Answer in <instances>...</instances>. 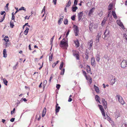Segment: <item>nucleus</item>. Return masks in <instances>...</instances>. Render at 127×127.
Masks as SVG:
<instances>
[{
  "mask_svg": "<svg viewBox=\"0 0 127 127\" xmlns=\"http://www.w3.org/2000/svg\"><path fill=\"white\" fill-rule=\"evenodd\" d=\"M64 64V62H61V64L60 65L59 69L60 70H61L62 68L63 65Z\"/></svg>",
  "mask_w": 127,
  "mask_h": 127,
  "instance_id": "c85d7f7f",
  "label": "nucleus"
},
{
  "mask_svg": "<svg viewBox=\"0 0 127 127\" xmlns=\"http://www.w3.org/2000/svg\"><path fill=\"white\" fill-rule=\"evenodd\" d=\"M86 70L88 73H91V69L90 66L87 65L86 67Z\"/></svg>",
  "mask_w": 127,
  "mask_h": 127,
  "instance_id": "ddd939ff",
  "label": "nucleus"
},
{
  "mask_svg": "<svg viewBox=\"0 0 127 127\" xmlns=\"http://www.w3.org/2000/svg\"><path fill=\"white\" fill-rule=\"evenodd\" d=\"M18 64V63H17V64L13 67V69L15 70L16 69V67L17 66Z\"/></svg>",
  "mask_w": 127,
  "mask_h": 127,
  "instance_id": "a19ab883",
  "label": "nucleus"
},
{
  "mask_svg": "<svg viewBox=\"0 0 127 127\" xmlns=\"http://www.w3.org/2000/svg\"><path fill=\"white\" fill-rule=\"evenodd\" d=\"M104 118L105 119H107L109 121H110V120L111 121L110 118L107 113L106 114L104 112Z\"/></svg>",
  "mask_w": 127,
  "mask_h": 127,
  "instance_id": "423d86ee",
  "label": "nucleus"
},
{
  "mask_svg": "<svg viewBox=\"0 0 127 127\" xmlns=\"http://www.w3.org/2000/svg\"><path fill=\"white\" fill-rule=\"evenodd\" d=\"M29 50H31V45L30 44L29 45Z\"/></svg>",
  "mask_w": 127,
  "mask_h": 127,
  "instance_id": "052dcab7",
  "label": "nucleus"
},
{
  "mask_svg": "<svg viewBox=\"0 0 127 127\" xmlns=\"http://www.w3.org/2000/svg\"><path fill=\"white\" fill-rule=\"evenodd\" d=\"M71 2L70 0H69L68 2L66 4V7H69L70 5Z\"/></svg>",
  "mask_w": 127,
  "mask_h": 127,
  "instance_id": "412c9836",
  "label": "nucleus"
},
{
  "mask_svg": "<svg viewBox=\"0 0 127 127\" xmlns=\"http://www.w3.org/2000/svg\"><path fill=\"white\" fill-rule=\"evenodd\" d=\"M24 7H22L20 8L19 9L18 11H19V10H24Z\"/></svg>",
  "mask_w": 127,
  "mask_h": 127,
  "instance_id": "864d4df0",
  "label": "nucleus"
},
{
  "mask_svg": "<svg viewBox=\"0 0 127 127\" xmlns=\"http://www.w3.org/2000/svg\"><path fill=\"white\" fill-rule=\"evenodd\" d=\"M127 126V125L126 124L123 123L122 124V126L123 127H126Z\"/></svg>",
  "mask_w": 127,
  "mask_h": 127,
  "instance_id": "49530a36",
  "label": "nucleus"
},
{
  "mask_svg": "<svg viewBox=\"0 0 127 127\" xmlns=\"http://www.w3.org/2000/svg\"><path fill=\"white\" fill-rule=\"evenodd\" d=\"M118 101L119 102L122 104H123L124 103V101L122 97H121V98L120 99H119Z\"/></svg>",
  "mask_w": 127,
  "mask_h": 127,
  "instance_id": "6ab92c4d",
  "label": "nucleus"
},
{
  "mask_svg": "<svg viewBox=\"0 0 127 127\" xmlns=\"http://www.w3.org/2000/svg\"><path fill=\"white\" fill-rule=\"evenodd\" d=\"M5 15H6V13L3 16V17L2 19H1V21H0V22H1L2 21H3V20H4V19H5Z\"/></svg>",
  "mask_w": 127,
  "mask_h": 127,
  "instance_id": "4c0bfd02",
  "label": "nucleus"
},
{
  "mask_svg": "<svg viewBox=\"0 0 127 127\" xmlns=\"http://www.w3.org/2000/svg\"><path fill=\"white\" fill-rule=\"evenodd\" d=\"M61 44L64 46H67L68 45L66 40L64 39H63L61 42Z\"/></svg>",
  "mask_w": 127,
  "mask_h": 127,
  "instance_id": "0eeeda50",
  "label": "nucleus"
},
{
  "mask_svg": "<svg viewBox=\"0 0 127 127\" xmlns=\"http://www.w3.org/2000/svg\"><path fill=\"white\" fill-rule=\"evenodd\" d=\"M98 106L99 109L100 110L102 115H103V108L102 106L101 105H98Z\"/></svg>",
  "mask_w": 127,
  "mask_h": 127,
  "instance_id": "2eb2a0df",
  "label": "nucleus"
},
{
  "mask_svg": "<svg viewBox=\"0 0 127 127\" xmlns=\"http://www.w3.org/2000/svg\"><path fill=\"white\" fill-rule=\"evenodd\" d=\"M84 14L83 11L79 12L78 14L77 17L79 21H80L82 18Z\"/></svg>",
  "mask_w": 127,
  "mask_h": 127,
  "instance_id": "39448f33",
  "label": "nucleus"
},
{
  "mask_svg": "<svg viewBox=\"0 0 127 127\" xmlns=\"http://www.w3.org/2000/svg\"><path fill=\"white\" fill-rule=\"evenodd\" d=\"M116 78L115 77H114V79H111L110 81V84L113 85L115 82V81L116 80Z\"/></svg>",
  "mask_w": 127,
  "mask_h": 127,
  "instance_id": "f8f14e48",
  "label": "nucleus"
},
{
  "mask_svg": "<svg viewBox=\"0 0 127 127\" xmlns=\"http://www.w3.org/2000/svg\"><path fill=\"white\" fill-rule=\"evenodd\" d=\"M96 60L97 62H99L100 59H99V58L98 56L96 57Z\"/></svg>",
  "mask_w": 127,
  "mask_h": 127,
  "instance_id": "de8ad7c7",
  "label": "nucleus"
},
{
  "mask_svg": "<svg viewBox=\"0 0 127 127\" xmlns=\"http://www.w3.org/2000/svg\"><path fill=\"white\" fill-rule=\"evenodd\" d=\"M94 87L95 91L98 94L99 93L100 91L98 87L96 86L95 85H94Z\"/></svg>",
  "mask_w": 127,
  "mask_h": 127,
  "instance_id": "9b49d317",
  "label": "nucleus"
},
{
  "mask_svg": "<svg viewBox=\"0 0 127 127\" xmlns=\"http://www.w3.org/2000/svg\"><path fill=\"white\" fill-rule=\"evenodd\" d=\"M72 52L73 55L74 56L76 57V59L77 60H79L80 59L79 52L76 50H73Z\"/></svg>",
  "mask_w": 127,
  "mask_h": 127,
  "instance_id": "f03ea898",
  "label": "nucleus"
},
{
  "mask_svg": "<svg viewBox=\"0 0 127 127\" xmlns=\"http://www.w3.org/2000/svg\"><path fill=\"white\" fill-rule=\"evenodd\" d=\"M72 100V99L71 98L69 97V98L68 101V102H71Z\"/></svg>",
  "mask_w": 127,
  "mask_h": 127,
  "instance_id": "bf43d9fd",
  "label": "nucleus"
},
{
  "mask_svg": "<svg viewBox=\"0 0 127 127\" xmlns=\"http://www.w3.org/2000/svg\"><path fill=\"white\" fill-rule=\"evenodd\" d=\"M6 50L5 49H4L3 50V57L5 58H6L7 57V54L6 53Z\"/></svg>",
  "mask_w": 127,
  "mask_h": 127,
  "instance_id": "f3484780",
  "label": "nucleus"
},
{
  "mask_svg": "<svg viewBox=\"0 0 127 127\" xmlns=\"http://www.w3.org/2000/svg\"><path fill=\"white\" fill-rule=\"evenodd\" d=\"M71 19L72 20H73V21L75 20V16H74V15H73V16H72L71 17Z\"/></svg>",
  "mask_w": 127,
  "mask_h": 127,
  "instance_id": "a18cd8bd",
  "label": "nucleus"
},
{
  "mask_svg": "<svg viewBox=\"0 0 127 127\" xmlns=\"http://www.w3.org/2000/svg\"><path fill=\"white\" fill-rule=\"evenodd\" d=\"M112 14L113 16V17L115 19L117 18L115 12V11H113L112 12Z\"/></svg>",
  "mask_w": 127,
  "mask_h": 127,
  "instance_id": "4be33fe9",
  "label": "nucleus"
},
{
  "mask_svg": "<svg viewBox=\"0 0 127 127\" xmlns=\"http://www.w3.org/2000/svg\"><path fill=\"white\" fill-rule=\"evenodd\" d=\"M61 75H64L65 71V69L64 68L61 69Z\"/></svg>",
  "mask_w": 127,
  "mask_h": 127,
  "instance_id": "72a5a7b5",
  "label": "nucleus"
},
{
  "mask_svg": "<svg viewBox=\"0 0 127 127\" xmlns=\"http://www.w3.org/2000/svg\"><path fill=\"white\" fill-rule=\"evenodd\" d=\"M121 96L119 95H117L116 96V98L117 99H118V100H119V99H120L121 98Z\"/></svg>",
  "mask_w": 127,
  "mask_h": 127,
  "instance_id": "58836bf2",
  "label": "nucleus"
},
{
  "mask_svg": "<svg viewBox=\"0 0 127 127\" xmlns=\"http://www.w3.org/2000/svg\"><path fill=\"white\" fill-rule=\"evenodd\" d=\"M73 27L74 28V31L76 36L78 35V33L79 32V30L78 29V27L77 26L75 25H74Z\"/></svg>",
  "mask_w": 127,
  "mask_h": 127,
  "instance_id": "20e7f679",
  "label": "nucleus"
},
{
  "mask_svg": "<svg viewBox=\"0 0 127 127\" xmlns=\"http://www.w3.org/2000/svg\"><path fill=\"white\" fill-rule=\"evenodd\" d=\"M115 115L116 117L118 118L121 116V114L118 110H116V111L115 113Z\"/></svg>",
  "mask_w": 127,
  "mask_h": 127,
  "instance_id": "9d476101",
  "label": "nucleus"
},
{
  "mask_svg": "<svg viewBox=\"0 0 127 127\" xmlns=\"http://www.w3.org/2000/svg\"><path fill=\"white\" fill-rule=\"evenodd\" d=\"M10 27L11 28H13L14 26V23L13 22H12L11 21L10 23Z\"/></svg>",
  "mask_w": 127,
  "mask_h": 127,
  "instance_id": "473e14b6",
  "label": "nucleus"
},
{
  "mask_svg": "<svg viewBox=\"0 0 127 127\" xmlns=\"http://www.w3.org/2000/svg\"><path fill=\"white\" fill-rule=\"evenodd\" d=\"M56 64H55L53 63L52 65V67L53 68H54L56 66Z\"/></svg>",
  "mask_w": 127,
  "mask_h": 127,
  "instance_id": "e2e57ef3",
  "label": "nucleus"
},
{
  "mask_svg": "<svg viewBox=\"0 0 127 127\" xmlns=\"http://www.w3.org/2000/svg\"><path fill=\"white\" fill-rule=\"evenodd\" d=\"M15 119V118H12L10 119V121L12 122H13L14 121Z\"/></svg>",
  "mask_w": 127,
  "mask_h": 127,
  "instance_id": "3c124183",
  "label": "nucleus"
},
{
  "mask_svg": "<svg viewBox=\"0 0 127 127\" xmlns=\"http://www.w3.org/2000/svg\"><path fill=\"white\" fill-rule=\"evenodd\" d=\"M53 78V77L51 76L50 77V78L49 79V81L50 82L51 81V80Z\"/></svg>",
  "mask_w": 127,
  "mask_h": 127,
  "instance_id": "0e129e2a",
  "label": "nucleus"
},
{
  "mask_svg": "<svg viewBox=\"0 0 127 127\" xmlns=\"http://www.w3.org/2000/svg\"><path fill=\"white\" fill-rule=\"evenodd\" d=\"M95 99L97 101L100 103V102L99 101V100L100 99V98L99 97L98 95H96L95 96Z\"/></svg>",
  "mask_w": 127,
  "mask_h": 127,
  "instance_id": "4468645a",
  "label": "nucleus"
},
{
  "mask_svg": "<svg viewBox=\"0 0 127 127\" xmlns=\"http://www.w3.org/2000/svg\"><path fill=\"white\" fill-rule=\"evenodd\" d=\"M3 82L4 83V84L6 85H7V83H8L7 81L6 80V79L5 78H4L3 79Z\"/></svg>",
  "mask_w": 127,
  "mask_h": 127,
  "instance_id": "7c9ffc66",
  "label": "nucleus"
},
{
  "mask_svg": "<svg viewBox=\"0 0 127 127\" xmlns=\"http://www.w3.org/2000/svg\"><path fill=\"white\" fill-rule=\"evenodd\" d=\"M91 64L93 66H95V62L94 57H92L91 58Z\"/></svg>",
  "mask_w": 127,
  "mask_h": 127,
  "instance_id": "1a4fd4ad",
  "label": "nucleus"
},
{
  "mask_svg": "<svg viewBox=\"0 0 127 127\" xmlns=\"http://www.w3.org/2000/svg\"><path fill=\"white\" fill-rule=\"evenodd\" d=\"M29 30V29L27 27L26 28V30L24 32V33L25 35H27V34Z\"/></svg>",
  "mask_w": 127,
  "mask_h": 127,
  "instance_id": "393cba45",
  "label": "nucleus"
},
{
  "mask_svg": "<svg viewBox=\"0 0 127 127\" xmlns=\"http://www.w3.org/2000/svg\"><path fill=\"white\" fill-rule=\"evenodd\" d=\"M119 23L118 24L120 26L122 29H123V28H124V27L122 24V23L121 22H119Z\"/></svg>",
  "mask_w": 127,
  "mask_h": 127,
  "instance_id": "2f4dec72",
  "label": "nucleus"
},
{
  "mask_svg": "<svg viewBox=\"0 0 127 127\" xmlns=\"http://www.w3.org/2000/svg\"><path fill=\"white\" fill-rule=\"evenodd\" d=\"M104 107L105 109H106L107 108V103L105 99H104Z\"/></svg>",
  "mask_w": 127,
  "mask_h": 127,
  "instance_id": "aec40b11",
  "label": "nucleus"
},
{
  "mask_svg": "<svg viewBox=\"0 0 127 127\" xmlns=\"http://www.w3.org/2000/svg\"><path fill=\"white\" fill-rule=\"evenodd\" d=\"M85 58L87 59H88L89 58V56L88 55H86V57H85Z\"/></svg>",
  "mask_w": 127,
  "mask_h": 127,
  "instance_id": "338daca9",
  "label": "nucleus"
},
{
  "mask_svg": "<svg viewBox=\"0 0 127 127\" xmlns=\"http://www.w3.org/2000/svg\"><path fill=\"white\" fill-rule=\"evenodd\" d=\"M83 74L85 77L86 79L90 83V84H91L92 83V79L90 76H87V75L86 72L83 70H82Z\"/></svg>",
  "mask_w": 127,
  "mask_h": 127,
  "instance_id": "f257e3e1",
  "label": "nucleus"
},
{
  "mask_svg": "<svg viewBox=\"0 0 127 127\" xmlns=\"http://www.w3.org/2000/svg\"><path fill=\"white\" fill-rule=\"evenodd\" d=\"M11 20L14 21V22H16L15 21V16H12Z\"/></svg>",
  "mask_w": 127,
  "mask_h": 127,
  "instance_id": "79ce46f5",
  "label": "nucleus"
},
{
  "mask_svg": "<svg viewBox=\"0 0 127 127\" xmlns=\"http://www.w3.org/2000/svg\"><path fill=\"white\" fill-rule=\"evenodd\" d=\"M64 24L65 25L67 24H68V20L67 19H65L64 20Z\"/></svg>",
  "mask_w": 127,
  "mask_h": 127,
  "instance_id": "f704fd0d",
  "label": "nucleus"
},
{
  "mask_svg": "<svg viewBox=\"0 0 127 127\" xmlns=\"http://www.w3.org/2000/svg\"><path fill=\"white\" fill-rule=\"evenodd\" d=\"M5 13H5L6 14V13H5V11H1V15H2L3 14H4Z\"/></svg>",
  "mask_w": 127,
  "mask_h": 127,
  "instance_id": "5fc2aeb1",
  "label": "nucleus"
},
{
  "mask_svg": "<svg viewBox=\"0 0 127 127\" xmlns=\"http://www.w3.org/2000/svg\"><path fill=\"white\" fill-rule=\"evenodd\" d=\"M5 119H2V122L3 123H4V122H5Z\"/></svg>",
  "mask_w": 127,
  "mask_h": 127,
  "instance_id": "680f3d73",
  "label": "nucleus"
},
{
  "mask_svg": "<svg viewBox=\"0 0 127 127\" xmlns=\"http://www.w3.org/2000/svg\"><path fill=\"white\" fill-rule=\"evenodd\" d=\"M112 6H113L111 4H110L108 6V10H110L112 9Z\"/></svg>",
  "mask_w": 127,
  "mask_h": 127,
  "instance_id": "c9c22d12",
  "label": "nucleus"
},
{
  "mask_svg": "<svg viewBox=\"0 0 127 127\" xmlns=\"http://www.w3.org/2000/svg\"><path fill=\"white\" fill-rule=\"evenodd\" d=\"M56 112L57 113L59 111L60 109V106H58V107H56Z\"/></svg>",
  "mask_w": 127,
  "mask_h": 127,
  "instance_id": "cd10ccee",
  "label": "nucleus"
},
{
  "mask_svg": "<svg viewBox=\"0 0 127 127\" xmlns=\"http://www.w3.org/2000/svg\"><path fill=\"white\" fill-rule=\"evenodd\" d=\"M93 43V40L92 39L89 41L88 44V45L89 46V50L91 49Z\"/></svg>",
  "mask_w": 127,
  "mask_h": 127,
  "instance_id": "6e6552de",
  "label": "nucleus"
},
{
  "mask_svg": "<svg viewBox=\"0 0 127 127\" xmlns=\"http://www.w3.org/2000/svg\"><path fill=\"white\" fill-rule=\"evenodd\" d=\"M4 44L5 46L6 47H8L7 42H5V43H4Z\"/></svg>",
  "mask_w": 127,
  "mask_h": 127,
  "instance_id": "13d9d810",
  "label": "nucleus"
},
{
  "mask_svg": "<svg viewBox=\"0 0 127 127\" xmlns=\"http://www.w3.org/2000/svg\"><path fill=\"white\" fill-rule=\"evenodd\" d=\"M5 42H8L9 41V38L7 36H5L3 39Z\"/></svg>",
  "mask_w": 127,
  "mask_h": 127,
  "instance_id": "bb28decb",
  "label": "nucleus"
},
{
  "mask_svg": "<svg viewBox=\"0 0 127 127\" xmlns=\"http://www.w3.org/2000/svg\"><path fill=\"white\" fill-rule=\"evenodd\" d=\"M57 0H53V1L54 3V4L55 5H56V2H57Z\"/></svg>",
  "mask_w": 127,
  "mask_h": 127,
  "instance_id": "6e6d98bb",
  "label": "nucleus"
},
{
  "mask_svg": "<svg viewBox=\"0 0 127 127\" xmlns=\"http://www.w3.org/2000/svg\"><path fill=\"white\" fill-rule=\"evenodd\" d=\"M23 100L24 101H25V102H26L27 101V100L26 99V98H24V99H23Z\"/></svg>",
  "mask_w": 127,
  "mask_h": 127,
  "instance_id": "774afa93",
  "label": "nucleus"
},
{
  "mask_svg": "<svg viewBox=\"0 0 127 127\" xmlns=\"http://www.w3.org/2000/svg\"><path fill=\"white\" fill-rule=\"evenodd\" d=\"M43 62L42 63V65L39 68V70H40L41 69V68H42V67H43Z\"/></svg>",
  "mask_w": 127,
  "mask_h": 127,
  "instance_id": "4d7b16f0",
  "label": "nucleus"
},
{
  "mask_svg": "<svg viewBox=\"0 0 127 127\" xmlns=\"http://www.w3.org/2000/svg\"><path fill=\"white\" fill-rule=\"evenodd\" d=\"M53 58V55H52V54L51 56H50V57H49V60L50 61H52V58Z\"/></svg>",
  "mask_w": 127,
  "mask_h": 127,
  "instance_id": "c03bdc74",
  "label": "nucleus"
},
{
  "mask_svg": "<svg viewBox=\"0 0 127 127\" xmlns=\"http://www.w3.org/2000/svg\"><path fill=\"white\" fill-rule=\"evenodd\" d=\"M64 18V16H62L60 18V19L58 21V23L59 24H60L61 23V22L63 21V19Z\"/></svg>",
  "mask_w": 127,
  "mask_h": 127,
  "instance_id": "a878e982",
  "label": "nucleus"
},
{
  "mask_svg": "<svg viewBox=\"0 0 127 127\" xmlns=\"http://www.w3.org/2000/svg\"><path fill=\"white\" fill-rule=\"evenodd\" d=\"M15 110V108H14L12 111H11V115L14 112Z\"/></svg>",
  "mask_w": 127,
  "mask_h": 127,
  "instance_id": "8fccbe9b",
  "label": "nucleus"
},
{
  "mask_svg": "<svg viewBox=\"0 0 127 127\" xmlns=\"http://www.w3.org/2000/svg\"><path fill=\"white\" fill-rule=\"evenodd\" d=\"M9 5V3H7L6 4V7L7 8V9H8V6Z\"/></svg>",
  "mask_w": 127,
  "mask_h": 127,
  "instance_id": "69168bd1",
  "label": "nucleus"
},
{
  "mask_svg": "<svg viewBox=\"0 0 127 127\" xmlns=\"http://www.w3.org/2000/svg\"><path fill=\"white\" fill-rule=\"evenodd\" d=\"M123 38H124L127 41V35L126 34H124Z\"/></svg>",
  "mask_w": 127,
  "mask_h": 127,
  "instance_id": "ea45409f",
  "label": "nucleus"
},
{
  "mask_svg": "<svg viewBox=\"0 0 127 127\" xmlns=\"http://www.w3.org/2000/svg\"><path fill=\"white\" fill-rule=\"evenodd\" d=\"M94 9L95 8L94 7L92 8L90 10L89 12V15L90 16L91 15V14L94 11Z\"/></svg>",
  "mask_w": 127,
  "mask_h": 127,
  "instance_id": "b1692460",
  "label": "nucleus"
},
{
  "mask_svg": "<svg viewBox=\"0 0 127 127\" xmlns=\"http://www.w3.org/2000/svg\"><path fill=\"white\" fill-rule=\"evenodd\" d=\"M109 33V32L108 30H106L105 32L104 33V34L105 35V37H107L108 36V34Z\"/></svg>",
  "mask_w": 127,
  "mask_h": 127,
  "instance_id": "5701e85b",
  "label": "nucleus"
},
{
  "mask_svg": "<svg viewBox=\"0 0 127 127\" xmlns=\"http://www.w3.org/2000/svg\"><path fill=\"white\" fill-rule=\"evenodd\" d=\"M78 0H75L74 3V6H76L77 5V2H78Z\"/></svg>",
  "mask_w": 127,
  "mask_h": 127,
  "instance_id": "e433bc0d",
  "label": "nucleus"
},
{
  "mask_svg": "<svg viewBox=\"0 0 127 127\" xmlns=\"http://www.w3.org/2000/svg\"><path fill=\"white\" fill-rule=\"evenodd\" d=\"M74 43L75 44V45L76 47L77 48L79 46V43L78 40H77L76 41H75Z\"/></svg>",
  "mask_w": 127,
  "mask_h": 127,
  "instance_id": "dca6fc26",
  "label": "nucleus"
},
{
  "mask_svg": "<svg viewBox=\"0 0 127 127\" xmlns=\"http://www.w3.org/2000/svg\"><path fill=\"white\" fill-rule=\"evenodd\" d=\"M61 86L60 84H57L56 87L58 90L59 89Z\"/></svg>",
  "mask_w": 127,
  "mask_h": 127,
  "instance_id": "37998d69",
  "label": "nucleus"
},
{
  "mask_svg": "<svg viewBox=\"0 0 127 127\" xmlns=\"http://www.w3.org/2000/svg\"><path fill=\"white\" fill-rule=\"evenodd\" d=\"M46 109L45 107L44 108L42 114V116L43 117H44L45 116V115L46 114Z\"/></svg>",
  "mask_w": 127,
  "mask_h": 127,
  "instance_id": "a211bd4d",
  "label": "nucleus"
},
{
  "mask_svg": "<svg viewBox=\"0 0 127 127\" xmlns=\"http://www.w3.org/2000/svg\"><path fill=\"white\" fill-rule=\"evenodd\" d=\"M121 66L123 68L127 67V60H123L121 63Z\"/></svg>",
  "mask_w": 127,
  "mask_h": 127,
  "instance_id": "7ed1b4c3",
  "label": "nucleus"
},
{
  "mask_svg": "<svg viewBox=\"0 0 127 127\" xmlns=\"http://www.w3.org/2000/svg\"><path fill=\"white\" fill-rule=\"evenodd\" d=\"M72 11L73 12H75L76 10L78 9V7L77 6H75L74 7H72Z\"/></svg>",
  "mask_w": 127,
  "mask_h": 127,
  "instance_id": "c756f323",
  "label": "nucleus"
},
{
  "mask_svg": "<svg viewBox=\"0 0 127 127\" xmlns=\"http://www.w3.org/2000/svg\"><path fill=\"white\" fill-rule=\"evenodd\" d=\"M55 36H54L53 37L51 38L50 40V42H51V43L52 44V42H53V40L54 37Z\"/></svg>",
  "mask_w": 127,
  "mask_h": 127,
  "instance_id": "09e8293b",
  "label": "nucleus"
},
{
  "mask_svg": "<svg viewBox=\"0 0 127 127\" xmlns=\"http://www.w3.org/2000/svg\"><path fill=\"white\" fill-rule=\"evenodd\" d=\"M69 32H70V31L69 30H68L66 33V37H67V36H68V35L69 34Z\"/></svg>",
  "mask_w": 127,
  "mask_h": 127,
  "instance_id": "603ef678",
  "label": "nucleus"
}]
</instances>
